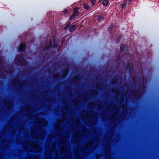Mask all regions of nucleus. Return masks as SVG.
<instances>
[{
	"label": "nucleus",
	"instance_id": "obj_7",
	"mask_svg": "<svg viewBox=\"0 0 159 159\" xmlns=\"http://www.w3.org/2000/svg\"><path fill=\"white\" fill-rule=\"evenodd\" d=\"M84 7L86 9H88L89 8V6L86 4H84Z\"/></svg>",
	"mask_w": 159,
	"mask_h": 159
},
{
	"label": "nucleus",
	"instance_id": "obj_15",
	"mask_svg": "<svg viewBox=\"0 0 159 159\" xmlns=\"http://www.w3.org/2000/svg\"><path fill=\"white\" fill-rule=\"evenodd\" d=\"M18 61H20V59H19Z\"/></svg>",
	"mask_w": 159,
	"mask_h": 159
},
{
	"label": "nucleus",
	"instance_id": "obj_10",
	"mask_svg": "<svg viewBox=\"0 0 159 159\" xmlns=\"http://www.w3.org/2000/svg\"><path fill=\"white\" fill-rule=\"evenodd\" d=\"M90 1L91 3L93 5H94L95 3L96 2L95 0H91Z\"/></svg>",
	"mask_w": 159,
	"mask_h": 159
},
{
	"label": "nucleus",
	"instance_id": "obj_2",
	"mask_svg": "<svg viewBox=\"0 0 159 159\" xmlns=\"http://www.w3.org/2000/svg\"><path fill=\"white\" fill-rule=\"evenodd\" d=\"M127 48V46L126 45H122L120 47V51L121 52H122L123 50H126Z\"/></svg>",
	"mask_w": 159,
	"mask_h": 159
},
{
	"label": "nucleus",
	"instance_id": "obj_6",
	"mask_svg": "<svg viewBox=\"0 0 159 159\" xmlns=\"http://www.w3.org/2000/svg\"><path fill=\"white\" fill-rule=\"evenodd\" d=\"M76 28V26L75 25H72L71 27L70 28V31H72L74 30Z\"/></svg>",
	"mask_w": 159,
	"mask_h": 159
},
{
	"label": "nucleus",
	"instance_id": "obj_12",
	"mask_svg": "<svg viewBox=\"0 0 159 159\" xmlns=\"http://www.w3.org/2000/svg\"><path fill=\"white\" fill-rule=\"evenodd\" d=\"M63 12L64 13H66L68 12V11L66 9H65L64 10Z\"/></svg>",
	"mask_w": 159,
	"mask_h": 159
},
{
	"label": "nucleus",
	"instance_id": "obj_8",
	"mask_svg": "<svg viewBox=\"0 0 159 159\" xmlns=\"http://www.w3.org/2000/svg\"><path fill=\"white\" fill-rule=\"evenodd\" d=\"M77 16L75 15L74 14H73L70 17L69 19L70 20H71L72 19L74 18L75 17Z\"/></svg>",
	"mask_w": 159,
	"mask_h": 159
},
{
	"label": "nucleus",
	"instance_id": "obj_13",
	"mask_svg": "<svg viewBox=\"0 0 159 159\" xmlns=\"http://www.w3.org/2000/svg\"><path fill=\"white\" fill-rule=\"evenodd\" d=\"M51 46V43H49V47H48V48H50Z\"/></svg>",
	"mask_w": 159,
	"mask_h": 159
},
{
	"label": "nucleus",
	"instance_id": "obj_11",
	"mask_svg": "<svg viewBox=\"0 0 159 159\" xmlns=\"http://www.w3.org/2000/svg\"><path fill=\"white\" fill-rule=\"evenodd\" d=\"M70 26V23L67 24L66 25L64 29H66L68 28Z\"/></svg>",
	"mask_w": 159,
	"mask_h": 159
},
{
	"label": "nucleus",
	"instance_id": "obj_9",
	"mask_svg": "<svg viewBox=\"0 0 159 159\" xmlns=\"http://www.w3.org/2000/svg\"><path fill=\"white\" fill-rule=\"evenodd\" d=\"M98 20L99 21H101L103 19V17L102 16H99L98 17Z\"/></svg>",
	"mask_w": 159,
	"mask_h": 159
},
{
	"label": "nucleus",
	"instance_id": "obj_14",
	"mask_svg": "<svg viewBox=\"0 0 159 159\" xmlns=\"http://www.w3.org/2000/svg\"><path fill=\"white\" fill-rule=\"evenodd\" d=\"M132 0H128V4H130L132 2Z\"/></svg>",
	"mask_w": 159,
	"mask_h": 159
},
{
	"label": "nucleus",
	"instance_id": "obj_5",
	"mask_svg": "<svg viewBox=\"0 0 159 159\" xmlns=\"http://www.w3.org/2000/svg\"><path fill=\"white\" fill-rule=\"evenodd\" d=\"M73 13V14L77 16L79 13V11H78L77 9L76 8L74 9V10Z\"/></svg>",
	"mask_w": 159,
	"mask_h": 159
},
{
	"label": "nucleus",
	"instance_id": "obj_3",
	"mask_svg": "<svg viewBox=\"0 0 159 159\" xmlns=\"http://www.w3.org/2000/svg\"><path fill=\"white\" fill-rule=\"evenodd\" d=\"M109 3L108 0H103L102 2V4L105 6H107Z\"/></svg>",
	"mask_w": 159,
	"mask_h": 159
},
{
	"label": "nucleus",
	"instance_id": "obj_1",
	"mask_svg": "<svg viewBox=\"0 0 159 159\" xmlns=\"http://www.w3.org/2000/svg\"><path fill=\"white\" fill-rule=\"evenodd\" d=\"M25 48V45L24 44H21L18 49L19 51L20 52H23Z\"/></svg>",
	"mask_w": 159,
	"mask_h": 159
},
{
	"label": "nucleus",
	"instance_id": "obj_4",
	"mask_svg": "<svg viewBox=\"0 0 159 159\" xmlns=\"http://www.w3.org/2000/svg\"><path fill=\"white\" fill-rule=\"evenodd\" d=\"M127 1V0H125V1H124L123 3L121 5V7L122 8H125L126 6V2Z\"/></svg>",
	"mask_w": 159,
	"mask_h": 159
}]
</instances>
